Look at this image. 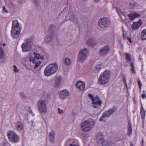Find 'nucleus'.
I'll return each instance as SVG.
<instances>
[{
  "instance_id": "22",
  "label": "nucleus",
  "mask_w": 146,
  "mask_h": 146,
  "mask_svg": "<svg viewBox=\"0 0 146 146\" xmlns=\"http://www.w3.org/2000/svg\"><path fill=\"white\" fill-rule=\"evenodd\" d=\"M115 109L114 108H112L110 109L108 111H106L103 113V115L107 117L111 115L113 113Z\"/></svg>"
},
{
  "instance_id": "31",
  "label": "nucleus",
  "mask_w": 146,
  "mask_h": 146,
  "mask_svg": "<svg viewBox=\"0 0 146 146\" xmlns=\"http://www.w3.org/2000/svg\"><path fill=\"white\" fill-rule=\"evenodd\" d=\"M64 63L65 65L67 66L69 65L71 63L70 59L68 58H66L65 59Z\"/></svg>"
},
{
  "instance_id": "19",
  "label": "nucleus",
  "mask_w": 146,
  "mask_h": 146,
  "mask_svg": "<svg viewBox=\"0 0 146 146\" xmlns=\"http://www.w3.org/2000/svg\"><path fill=\"white\" fill-rule=\"evenodd\" d=\"M12 29L21 30L19 27V23L17 20H15L13 21Z\"/></svg>"
},
{
  "instance_id": "5",
  "label": "nucleus",
  "mask_w": 146,
  "mask_h": 146,
  "mask_svg": "<svg viewBox=\"0 0 146 146\" xmlns=\"http://www.w3.org/2000/svg\"><path fill=\"white\" fill-rule=\"evenodd\" d=\"M33 45V42L31 39L28 38L25 39L21 46L22 52H26L31 51Z\"/></svg>"
},
{
  "instance_id": "35",
  "label": "nucleus",
  "mask_w": 146,
  "mask_h": 146,
  "mask_svg": "<svg viewBox=\"0 0 146 146\" xmlns=\"http://www.w3.org/2000/svg\"><path fill=\"white\" fill-rule=\"evenodd\" d=\"M64 11H62L61 12V13L59 15V17H60L61 18V19H62L63 20H65V21L66 20V17H65V18L64 19V17L63 16V15H64Z\"/></svg>"
},
{
  "instance_id": "6",
  "label": "nucleus",
  "mask_w": 146,
  "mask_h": 146,
  "mask_svg": "<svg viewBox=\"0 0 146 146\" xmlns=\"http://www.w3.org/2000/svg\"><path fill=\"white\" fill-rule=\"evenodd\" d=\"M89 54V51L87 48H85L81 50L78 56V61L83 63L86 60Z\"/></svg>"
},
{
  "instance_id": "29",
  "label": "nucleus",
  "mask_w": 146,
  "mask_h": 146,
  "mask_svg": "<svg viewBox=\"0 0 146 146\" xmlns=\"http://www.w3.org/2000/svg\"><path fill=\"white\" fill-rule=\"evenodd\" d=\"M129 126L128 128V135L130 137L132 133V129L131 123L129 124Z\"/></svg>"
},
{
  "instance_id": "9",
  "label": "nucleus",
  "mask_w": 146,
  "mask_h": 146,
  "mask_svg": "<svg viewBox=\"0 0 146 146\" xmlns=\"http://www.w3.org/2000/svg\"><path fill=\"white\" fill-rule=\"evenodd\" d=\"M99 26L103 29L108 27L110 24V21L109 19L106 17L100 18L98 21Z\"/></svg>"
},
{
  "instance_id": "36",
  "label": "nucleus",
  "mask_w": 146,
  "mask_h": 146,
  "mask_svg": "<svg viewBox=\"0 0 146 146\" xmlns=\"http://www.w3.org/2000/svg\"><path fill=\"white\" fill-rule=\"evenodd\" d=\"M97 138L98 140H102L104 139V136L102 135L101 134L100 135L98 136Z\"/></svg>"
},
{
  "instance_id": "14",
  "label": "nucleus",
  "mask_w": 146,
  "mask_h": 146,
  "mask_svg": "<svg viewBox=\"0 0 146 146\" xmlns=\"http://www.w3.org/2000/svg\"><path fill=\"white\" fill-rule=\"evenodd\" d=\"M142 20H139L137 22H133L131 25L132 29L133 30L138 29L142 24Z\"/></svg>"
},
{
  "instance_id": "58",
  "label": "nucleus",
  "mask_w": 146,
  "mask_h": 146,
  "mask_svg": "<svg viewBox=\"0 0 146 146\" xmlns=\"http://www.w3.org/2000/svg\"><path fill=\"white\" fill-rule=\"evenodd\" d=\"M1 46V44H0V46Z\"/></svg>"
},
{
  "instance_id": "25",
  "label": "nucleus",
  "mask_w": 146,
  "mask_h": 146,
  "mask_svg": "<svg viewBox=\"0 0 146 146\" xmlns=\"http://www.w3.org/2000/svg\"><path fill=\"white\" fill-rule=\"evenodd\" d=\"M15 127L16 129L18 130H21L23 128V125L22 123L20 121H18L16 123Z\"/></svg>"
},
{
  "instance_id": "48",
  "label": "nucleus",
  "mask_w": 146,
  "mask_h": 146,
  "mask_svg": "<svg viewBox=\"0 0 146 146\" xmlns=\"http://www.w3.org/2000/svg\"><path fill=\"white\" fill-rule=\"evenodd\" d=\"M69 146H79L78 144H75L73 143L72 144H70Z\"/></svg>"
},
{
  "instance_id": "44",
  "label": "nucleus",
  "mask_w": 146,
  "mask_h": 146,
  "mask_svg": "<svg viewBox=\"0 0 146 146\" xmlns=\"http://www.w3.org/2000/svg\"><path fill=\"white\" fill-rule=\"evenodd\" d=\"M138 84L139 86V87L140 89H141V86H142V83H141V81L140 80H139L138 81Z\"/></svg>"
},
{
  "instance_id": "51",
  "label": "nucleus",
  "mask_w": 146,
  "mask_h": 146,
  "mask_svg": "<svg viewBox=\"0 0 146 146\" xmlns=\"http://www.w3.org/2000/svg\"><path fill=\"white\" fill-rule=\"evenodd\" d=\"M126 39H127L131 43H132V41L131 39L129 38H128Z\"/></svg>"
},
{
  "instance_id": "27",
  "label": "nucleus",
  "mask_w": 146,
  "mask_h": 146,
  "mask_svg": "<svg viewBox=\"0 0 146 146\" xmlns=\"http://www.w3.org/2000/svg\"><path fill=\"white\" fill-rule=\"evenodd\" d=\"M141 115L142 118L144 119L145 116V112L142 104L141 105Z\"/></svg>"
},
{
  "instance_id": "17",
  "label": "nucleus",
  "mask_w": 146,
  "mask_h": 146,
  "mask_svg": "<svg viewBox=\"0 0 146 146\" xmlns=\"http://www.w3.org/2000/svg\"><path fill=\"white\" fill-rule=\"evenodd\" d=\"M21 30L12 29L11 31V35L13 38L18 37L20 35V32Z\"/></svg>"
},
{
  "instance_id": "54",
  "label": "nucleus",
  "mask_w": 146,
  "mask_h": 146,
  "mask_svg": "<svg viewBox=\"0 0 146 146\" xmlns=\"http://www.w3.org/2000/svg\"><path fill=\"white\" fill-rule=\"evenodd\" d=\"M144 142V140L143 139L142 140V146H143V142Z\"/></svg>"
},
{
  "instance_id": "53",
  "label": "nucleus",
  "mask_w": 146,
  "mask_h": 146,
  "mask_svg": "<svg viewBox=\"0 0 146 146\" xmlns=\"http://www.w3.org/2000/svg\"><path fill=\"white\" fill-rule=\"evenodd\" d=\"M130 146H133V144L132 143H131L130 144Z\"/></svg>"
},
{
  "instance_id": "26",
  "label": "nucleus",
  "mask_w": 146,
  "mask_h": 146,
  "mask_svg": "<svg viewBox=\"0 0 146 146\" xmlns=\"http://www.w3.org/2000/svg\"><path fill=\"white\" fill-rule=\"evenodd\" d=\"M141 36L142 40H146V28L142 30L141 33Z\"/></svg>"
},
{
  "instance_id": "15",
  "label": "nucleus",
  "mask_w": 146,
  "mask_h": 146,
  "mask_svg": "<svg viewBox=\"0 0 146 146\" xmlns=\"http://www.w3.org/2000/svg\"><path fill=\"white\" fill-rule=\"evenodd\" d=\"M76 86L80 91H82L85 88V84L84 82L78 81L76 84Z\"/></svg>"
},
{
  "instance_id": "24",
  "label": "nucleus",
  "mask_w": 146,
  "mask_h": 146,
  "mask_svg": "<svg viewBox=\"0 0 146 146\" xmlns=\"http://www.w3.org/2000/svg\"><path fill=\"white\" fill-rule=\"evenodd\" d=\"M5 57V55L4 53L3 50L1 46H0V62L1 63L4 62L5 60H3V61H1V59H3Z\"/></svg>"
},
{
  "instance_id": "43",
  "label": "nucleus",
  "mask_w": 146,
  "mask_h": 146,
  "mask_svg": "<svg viewBox=\"0 0 146 146\" xmlns=\"http://www.w3.org/2000/svg\"><path fill=\"white\" fill-rule=\"evenodd\" d=\"M3 10L4 11V12L7 13H8V11L6 9V8L5 6H3L2 7Z\"/></svg>"
},
{
  "instance_id": "12",
  "label": "nucleus",
  "mask_w": 146,
  "mask_h": 146,
  "mask_svg": "<svg viewBox=\"0 0 146 146\" xmlns=\"http://www.w3.org/2000/svg\"><path fill=\"white\" fill-rule=\"evenodd\" d=\"M63 79L62 77L60 76H56L54 79V86L55 87L58 88L61 85L62 81Z\"/></svg>"
},
{
  "instance_id": "52",
  "label": "nucleus",
  "mask_w": 146,
  "mask_h": 146,
  "mask_svg": "<svg viewBox=\"0 0 146 146\" xmlns=\"http://www.w3.org/2000/svg\"><path fill=\"white\" fill-rule=\"evenodd\" d=\"M117 11L118 14L119 15L121 13V11L120 10H118L117 9Z\"/></svg>"
},
{
  "instance_id": "3",
  "label": "nucleus",
  "mask_w": 146,
  "mask_h": 146,
  "mask_svg": "<svg viewBox=\"0 0 146 146\" xmlns=\"http://www.w3.org/2000/svg\"><path fill=\"white\" fill-rule=\"evenodd\" d=\"M95 124L94 120L90 118L85 121L82 124L81 128L84 131L87 132L92 129Z\"/></svg>"
},
{
  "instance_id": "8",
  "label": "nucleus",
  "mask_w": 146,
  "mask_h": 146,
  "mask_svg": "<svg viewBox=\"0 0 146 146\" xmlns=\"http://www.w3.org/2000/svg\"><path fill=\"white\" fill-rule=\"evenodd\" d=\"M7 136L10 142L14 143L19 142V137L14 131H12L9 132L7 134Z\"/></svg>"
},
{
  "instance_id": "7",
  "label": "nucleus",
  "mask_w": 146,
  "mask_h": 146,
  "mask_svg": "<svg viewBox=\"0 0 146 146\" xmlns=\"http://www.w3.org/2000/svg\"><path fill=\"white\" fill-rule=\"evenodd\" d=\"M38 110L40 113H45L47 111V103L43 100H39L37 103Z\"/></svg>"
},
{
  "instance_id": "23",
  "label": "nucleus",
  "mask_w": 146,
  "mask_h": 146,
  "mask_svg": "<svg viewBox=\"0 0 146 146\" xmlns=\"http://www.w3.org/2000/svg\"><path fill=\"white\" fill-rule=\"evenodd\" d=\"M53 36L51 33H49L45 38V40L46 43H48L51 41L53 39Z\"/></svg>"
},
{
  "instance_id": "13",
  "label": "nucleus",
  "mask_w": 146,
  "mask_h": 146,
  "mask_svg": "<svg viewBox=\"0 0 146 146\" xmlns=\"http://www.w3.org/2000/svg\"><path fill=\"white\" fill-rule=\"evenodd\" d=\"M102 102L99 99L98 96L94 98L92 100V104L94 105L93 107L94 108H96L98 106H100L101 105Z\"/></svg>"
},
{
  "instance_id": "56",
  "label": "nucleus",
  "mask_w": 146,
  "mask_h": 146,
  "mask_svg": "<svg viewBox=\"0 0 146 146\" xmlns=\"http://www.w3.org/2000/svg\"><path fill=\"white\" fill-rule=\"evenodd\" d=\"M11 5H13V3H11Z\"/></svg>"
},
{
  "instance_id": "45",
  "label": "nucleus",
  "mask_w": 146,
  "mask_h": 146,
  "mask_svg": "<svg viewBox=\"0 0 146 146\" xmlns=\"http://www.w3.org/2000/svg\"><path fill=\"white\" fill-rule=\"evenodd\" d=\"M106 117L103 115V114H102V116L100 118V121L101 122H102L103 121L104 119V118Z\"/></svg>"
},
{
  "instance_id": "21",
  "label": "nucleus",
  "mask_w": 146,
  "mask_h": 146,
  "mask_svg": "<svg viewBox=\"0 0 146 146\" xmlns=\"http://www.w3.org/2000/svg\"><path fill=\"white\" fill-rule=\"evenodd\" d=\"M128 16L129 17L130 20L131 21H133L135 18L139 17L140 16L139 14L135 12L128 14Z\"/></svg>"
},
{
  "instance_id": "1",
  "label": "nucleus",
  "mask_w": 146,
  "mask_h": 146,
  "mask_svg": "<svg viewBox=\"0 0 146 146\" xmlns=\"http://www.w3.org/2000/svg\"><path fill=\"white\" fill-rule=\"evenodd\" d=\"M58 65L55 62L48 65L45 68L44 74L46 77L50 76L55 73L58 69Z\"/></svg>"
},
{
  "instance_id": "11",
  "label": "nucleus",
  "mask_w": 146,
  "mask_h": 146,
  "mask_svg": "<svg viewBox=\"0 0 146 146\" xmlns=\"http://www.w3.org/2000/svg\"><path fill=\"white\" fill-rule=\"evenodd\" d=\"M59 95L60 99L64 100L69 96V92L67 90H64L59 92Z\"/></svg>"
},
{
  "instance_id": "40",
  "label": "nucleus",
  "mask_w": 146,
  "mask_h": 146,
  "mask_svg": "<svg viewBox=\"0 0 146 146\" xmlns=\"http://www.w3.org/2000/svg\"><path fill=\"white\" fill-rule=\"evenodd\" d=\"M123 82L124 84V85L126 86V88H127V82H126V79L124 77H123Z\"/></svg>"
},
{
  "instance_id": "34",
  "label": "nucleus",
  "mask_w": 146,
  "mask_h": 146,
  "mask_svg": "<svg viewBox=\"0 0 146 146\" xmlns=\"http://www.w3.org/2000/svg\"><path fill=\"white\" fill-rule=\"evenodd\" d=\"M123 33V37L125 39H126L128 37H127V34L124 31V30L122 29Z\"/></svg>"
},
{
  "instance_id": "33",
  "label": "nucleus",
  "mask_w": 146,
  "mask_h": 146,
  "mask_svg": "<svg viewBox=\"0 0 146 146\" xmlns=\"http://www.w3.org/2000/svg\"><path fill=\"white\" fill-rule=\"evenodd\" d=\"M130 66L131 67V70L133 74H134L135 73V67L134 65V63L131 62V63Z\"/></svg>"
},
{
  "instance_id": "28",
  "label": "nucleus",
  "mask_w": 146,
  "mask_h": 146,
  "mask_svg": "<svg viewBox=\"0 0 146 146\" xmlns=\"http://www.w3.org/2000/svg\"><path fill=\"white\" fill-rule=\"evenodd\" d=\"M54 132L51 131L49 133V137L50 141L53 142L54 140Z\"/></svg>"
},
{
  "instance_id": "20",
  "label": "nucleus",
  "mask_w": 146,
  "mask_h": 146,
  "mask_svg": "<svg viewBox=\"0 0 146 146\" xmlns=\"http://www.w3.org/2000/svg\"><path fill=\"white\" fill-rule=\"evenodd\" d=\"M96 44L95 39L94 38H90L86 41V44L88 46H94Z\"/></svg>"
},
{
  "instance_id": "10",
  "label": "nucleus",
  "mask_w": 146,
  "mask_h": 146,
  "mask_svg": "<svg viewBox=\"0 0 146 146\" xmlns=\"http://www.w3.org/2000/svg\"><path fill=\"white\" fill-rule=\"evenodd\" d=\"M110 48L108 45L105 46L101 48L99 51L100 56L105 57L109 53Z\"/></svg>"
},
{
  "instance_id": "39",
  "label": "nucleus",
  "mask_w": 146,
  "mask_h": 146,
  "mask_svg": "<svg viewBox=\"0 0 146 146\" xmlns=\"http://www.w3.org/2000/svg\"><path fill=\"white\" fill-rule=\"evenodd\" d=\"M58 113L59 114H63L64 113L63 110H61L60 108H58Z\"/></svg>"
},
{
  "instance_id": "47",
  "label": "nucleus",
  "mask_w": 146,
  "mask_h": 146,
  "mask_svg": "<svg viewBox=\"0 0 146 146\" xmlns=\"http://www.w3.org/2000/svg\"><path fill=\"white\" fill-rule=\"evenodd\" d=\"M40 2V0H35V4L38 5Z\"/></svg>"
},
{
  "instance_id": "46",
  "label": "nucleus",
  "mask_w": 146,
  "mask_h": 146,
  "mask_svg": "<svg viewBox=\"0 0 146 146\" xmlns=\"http://www.w3.org/2000/svg\"><path fill=\"white\" fill-rule=\"evenodd\" d=\"M88 96L90 98H91L92 100H93V99H94V98H93V95L92 94H89Z\"/></svg>"
},
{
  "instance_id": "32",
  "label": "nucleus",
  "mask_w": 146,
  "mask_h": 146,
  "mask_svg": "<svg viewBox=\"0 0 146 146\" xmlns=\"http://www.w3.org/2000/svg\"><path fill=\"white\" fill-rule=\"evenodd\" d=\"M126 59L129 61H130L131 60V56L128 54L125 53V54Z\"/></svg>"
},
{
  "instance_id": "4",
  "label": "nucleus",
  "mask_w": 146,
  "mask_h": 146,
  "mask_svg": "<svg viewBox=\"0 0 146 146\" xmlns=\"http://www.w3.org/2000/svg\"><path fill=\"white\" fill-rule=\"evenodd\" d=\"M33 54L35 55V57L33 58H30L29 60L30 63L35 64L34 65V68H36L41 64V62L39 60V59L43 60L44 57L43 56H40V55L39 54L38 51L34 52Z\"/></svg>"
},
{
  "instance_id": "57",
  "label": "nucleus",
  "mask_w": 146,
  "mask_h": 146,
  "mask_svg": "<svg viewBox=\"0 0 146 146\" xmlns=\"http://www.w3.org/2000/svg\"><path fill=\"white\" fill-rule=\"evenodd\" d=\"M3 45H4V46H5V44H3Z\"/></svg>"
},
{
  "instance_id": "16",
  "label": "nucleus",
  "mask_w": 146,
  "mask_h": 146,
  "mask_svg": "<svg viewBox=\"0 0 146 146\" xmlns=\"http://www.w3.org/2000/svg\"><path fill=\"white\" fill-rule=\"evenodd\" d=\"M51 97L50 94L46 93L45 92H43L40 96V98L42 99V100H43L46 102L50 99Z\"/></svg>"
},
{
  "instance_id": "18",
  "label": "nucleus",
  "mask_w": 146,
  "mask_h": 146,
  "mask_svg": "<svg viewBox=\"0 0 146 146\" xmlns=\"http://www.w3.org/2000/svg\"><path fill=\"white\" fill-rule=\"evenodd\" d=\"M114 141L111 140H104L102 143V146H113L114 144Z\"/></svg>"
},
{
  "instance_id": "49",
  "label": "nucleus",
  "mask_w": 146,
  "mask_h": 146,
  "mask_svg": "<svg viewBox=\"0 0 146 146\" xmlns=\"http://www.w3.org/2000/svg\"><path fill=\"white\" fill-rule=\"evenodd\" d=\"M29 113H32L33 112L32 110L31 109V108L30 107H29Z\"/></svg>"
},
{
  "instance_id": "55",
  "label": "nucleus",
  "mask_w": 146,
  "mask_h": 146,
  "mask_svg": "<svg viewBox=\"0 0 146 146\" xmlns=\"http://www.w3.org/2000/svg\"><path fill=\"white\" fill-rule=\"evenodd\" d=\"M99 0H95V1L96 2H98Z\"/></svg>"
},
{
  "instance_id": "37",
  "label": "nucleus",
  "mask_w": 146,
  "mask_h": 146,
  "mask_svg": "<svg viewBox=\"0 0 146 146\" xmlns=\"http://www.w3.org/2000/svg\"><path fill=\"white\" fill-rule=\"evenodd\" d=\"M13 67V71L15 73H17L19 72V70L18 69L17 66L15 65H14Z\"/></svg>"
},
{
  "instance_id": "41",
  "label": "nucleus",
  "mask_w": 146,
  "mask_h": 146,
  "mask_svg": "<svg viewBox=\"0 0 146 146\" xmlns=\"http://www.w3.org/2000/svg\"><path fill=\"white\" fill-rule=\"evenodd\" d=\"M20 96L22 98H25V95L23 92H20L19 93Z\"/></svg>"
},
{
  "instance_id": "30",
  "label": "nucleus",
  "mask_w": 146,
  "mask_h": 146,
  "mask_svg": "<svg viewBox=\"0 0 146 146\" xmlns=\"http://www.w3.org/2000/svg\"><path fill=\"white\" fill-rule=\"evenodd\" d=\"M69 19L71 20L75 21L76 19L75 18V16L74 14L72 13V12H70L69 14Z\"/></svg>"
},
{
  "instance_id": "2",
  "label": "nucleus",
  "mask_w": 146,
  "mask_h": 146,
  "mask_svg": "<svg viewBox=\"0 0 146 146\" xmlns=\"http://www.w3.org/2000/svg\"><path fill=\"white\" fill-rule=\"evenodd\" d=\"M110 73L109 71L106 70L100 75L98 80V82L101 84L105 85L109 82Z\"/></svg>"
},
{
  "instance_id": "38",
  "label": "nucleus",
  "mask_w": 146,
  "mask_h": 146,
  "mask_svg": "<svg viewBox=\"0 0 146 146\" xmlns=\"http://www.w3.org/2000/svg\"><path fill=\"white\" fill-rule=\"evenodd\" d=\"M101 66L100 64H98L95 67L96 70L99 71L101 69Z\"/></svg>"
},
{
  "instance_id": "42",
  "label": "nucleus",
  "mask_w": 146,
  "mask_h": 146,
  "mask_svg": "<svg viewBox=\"0 0 146 146\" xmlns=\"http://www.w3.org/2000/svg\"><path fill=\"white\" fill-rule=\"evenodd\" d=\"M55 28V26L53 25H51L49 27V29L50 30H52Z\"/></svg>"
},
{
  "instance_id": "50",
  "label": "nucleus",
  "mask_w": 146,
  "mask_h": 146,
  "mask_svg": "<svg viewBox=\"0 0 146 146\" xmlns=\"http://www.w3.org/2000/svg\"><path fill=\"white\" fill-rule=\"evenodd\" d=\"M141 97L143 99H145L146 98V96L145 94H143L142 95Z\"/></svg>"
}]
</instances>
